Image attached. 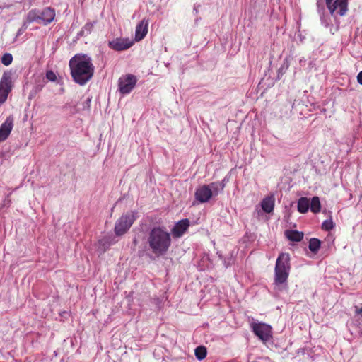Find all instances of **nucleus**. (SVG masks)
I'll list each match as a JSON object with an SVG mask.
<instances>
[{"label":"nucleus","mask_w":362,"mask_h":362,"mask_svg":"<svg viewBox=\"0 0 362 362\" xmlns=\"http://www.w3.org/2000/svg\"><path fill=\"white\" fill-rule=\"evenodd\" d=\"M211 197V189L208 185H203L196 190L195 197L201 203L208 202Z\"/></svg>","instance_id":"obj_14"},{"label":"nucleus","mask_w":362,"mask_h":362,"mask_svg":"<svg viewBox=\"0 0 362 362\" xmlns=\"http://www.w3.org/2000/svg\"><path fill=\"white\" fill-rule=\"evenodd\" d=\"M13 117L8 116L0 126V142L5 141L10 135L13 127Z\"/></svg>","instance_id":"obj_11"},{"label":"nucleus","mask_w":362,"mask_h":362,"mask_svg":"<svg viewBox=\"0 0 362 362\" xmlns=\"http://www.w3.org/2000/svg\"><path fill=\"white\" fill-rule=\"evenodd\" d=\"M233 262V260L232 256L225 257L223 259V265L226 268L229 267L232 264Z\"/></svg>","instance_id":"obj_28"},{"label":"nucleus","mask_w":362,"mask_h":362,"mask_svg":"<svg viewBox=\"0 0 362 362\" xmlns=\"http://www.w3.org/2000/svg\"><path fill=\"white\" fill-rule=\"evenodd\" d=\"M97 21H94L93 22H87L84 26L81 28L79 35L85 36L89 35L91 31L93 30V28L94 25L96 24Z\"/></svg>","instance_id":"obj_21"},{"label":"nucleus","mask_w":362,"mask_h":362,"mask_svg":"<svg viewBox=\"0 0 362 362\" xmlns=\"http://www.w3.org/2000/svg\"><path fill=\"white\" fill-rule=\"evenodd\" d=\"M206 349L203 346H199L194 350L195 356L199 361L204 359L206 356Z\"/></svg>","instance_id":"obj_23"},{"label":"nucleus","mask_w":362,"mask_h":362,"mask_svg":"<svg viewBox=\"0 0 362 362\" xmlns=\"http://www.w3.org/2000/svg\"><path fill=\"white\" fill-rule=\"evenodd\" d=\"M91 98H87L83 104V110L88 109L90 105Z\"/></svg>","instance_id":"obj_29"},{"label":"nucleus","mask_w":362,"mask_h":362,"mask_svg":"<svg viewBox=\"0 0 362 362\" xmlns=\"http://www.w3.org/2000/svg\"><path fill=\"white\" fill-rule=\"evenodd\" d=\"M298 211L301 214H305L310 209V199L307 197H300L298 201Z\"/></svg>","instance_id":"obj_17"},{"label":"nucleus","mask_w":362,"mask_h":362,"mask_svg":"<svg viewBox=\"0 0 362 362\" xmlns=\"http://www.w3.org/2000/svg\"><path fill=\"white\" fill-rule=\"evenodd\" d=\"M356 312L358 313V314H361L362 313V307L358 308H356Z\"/></svg>","instance_id":"obj_33"},{"label":"nucleus","mask_w":362,"mask_h":362,"mask_svg":"<svg viewBox=\"0 0 362 362\" xmlns=\"http://www.w3.org/2000/svg\"><path fill=\"white\" fill-rule=\"evenodd\" d=\"M136 219V212L129 211L123 214L115 224L114 232L117 236L125 234Z\"/></svg>","instance_id":"obj_4"},{"label":"nucleus","mask_w":362,"mask_h":362,"mask_svg":"<svg viewBox=\"0 0 362 362\" xmlns=\"http://www.w3.org/2000/svg\"><path fill=\"white\" fill-rule=\"evenodd\" d=\"M148 19L143 18L136 25L135 30V40L139 42L143 40L148 30Z\"/></svg>","instance_id":"obj_13"},{"label":"nucleus","mask_w":362,"mask_h":362,"mask_svg":"<svg viewBox=\"0 0 362 362\" xmlns=\"http://www.w3.org/2000/svg\"><path fill=\"white\" fill-rule=\"evenodd\" d=\"M69 66L73 81L80 86L86 84L95 72L92 58L87 54L78 53L73 56L69 62Z\"/></svg>","instance_id":"obj_1"},{"label":"nucleus","mask_w":362,"mask_h":362,"mask_svg":"<svg viewBox=\"0 0 362 362\" xmlns=\"http://www.w3.org/2000/svg\"><path fill=\"white\" fill-rule=\"evenodd\" d=\"M40 23L47 25L55 18V11L50 7H46L42 10L39 9Z\"/></svg>","instance_id":"obj_12"},{"label":"nucleus","mask_w":362,"mask_h":362,"mask_svg":"<svg viewBox=\"0 0 362 362\" xmlns=\"http://www.w3.org/2000/svg\"><path fill=\"white\" fill-rule=\"evenodd\" d=\"M13 62V56L10 53H5L1 59V62L5 66H9Z\"/></svg>","instance_id":"obj_24"},{"label":"nucleus","mask_w":362,"mask_h":362,"mask_svg":"<svg viewBox=\"0 0 362 362\" xmlns=\"http://www.w3.org/2000/svg\"><path fill=\"white\" fill-rule=\"evenodd\" d=\"M253 333L264 343L272 339V327L264 322H253L251 325Z\"/></svg>","instance_id":"obj_6"},{"label":"nucleus","mask_w":362,"mask_h":362,"mask_svg":"<svg viewBox=\"0 0 362 362\" xmlns=\"http://www.w3.org/2000/svg\"><path fill=\"white\" fill-rule=\"evenodd\" d=\"M228 182V179L226 177H225L221 182H219V183H223L225 187Z\"/></svg>","instance_id":"obj_31"},{"label":"nucleus","mask_w":362,"mask_h":362,"mask_svg":"<svg viewBox=\"0 0 362 362\" xmlns=\"http://www.w3.org/2000/svg\"><path fill=\"white\" fill-rule=\"evenodd\" d=\"M285 235L291 241L300 242L303 238L304 234L296 230H287L285 231Z\"/></svg>","instance_id":"obj_16"},{"label":"nucleus","mask_w":362,"mask_h":362,"mask_svg":"<svg viewBox=\"0 0 362 362\" xmlns=\"http://www.w3.org/2000/svg\"><path fill=\"white\" fill-rule=\"evenodd\" d=\"M262 210L266 213H271L274 207V199L272 196L263 199L261 203Z\"/></svg>","instance_id":"obj_15"},{"label":"nucleus","mask_w":362,"mask_h":362,"mask_svg":"<svg viewBox=\"0 0 362 362\" xmlns=\"http://www.w3.org/2000/svg\"><path fill=\"white\" fill-rule=\"evenodd\" d=\"M137 83L136 77L133 74H126L118 80L119 91L122 95L129 94Z\"/></svg>","instance_id":"obj_7"},{"label":"nucleus","mask_w":362,"mask_h":362,"mask_svg":"<svg viewBox=\"0 0 362 362\" xmlns=\"http://www.w3.org/2000/svg\"><path fill=\"white\" fill-rule=\"evenodd\" d=\"M211 189L212 196L217 195L220 192L224 189V184L219 183V182H214L208 185Z\"/></svg>","instance_id":"obj_22"},{"label":"nucleus","mask_w":362,"mask_h":362,"mask_svg":"<svg viewBox=\"0 0 362 362\" xmlns=\"http://www.w3.org/2000/svg\"><path fill=\"white\" fill-rule=\"evenodd\" d=\"M28 24L24 21L22 26L18 30L16 37L21 35L28 28Z\"/></svg>","instance_id":"obj_27"},{"label":"nucleus","mask_w":362,"mask_h":362,"mask_svg":"<svg viewBox=\"0 0 362 362\" xmlns=\"http://www.w3.org/2000/svg\"><path fill=\"white\" fill-rule=\"evenodd\" d=\"M310 211L314 214H317L320 211L321 204L318 197H313L311 199V200L310 201Z\"/></svg>","instance_id":"obj_19"},{"label":"nucleus","mask_w":362,"mask_h":362,"mask_svg":"<svg viewBox=\"0 0 362 362\" xmlns=\"http://www.w3.org/2000/svg\"><path fill=\"white\" fill-rule=\"evenodd\" d=\"M40 18L39 9H32L28 13L25 21L28 25L33 22L40 23Z\"/></svg>","instance_id":"obj_18"},{"label":"nucleus","mask_w":362,"mask_h":362,"mask_svg":"<svg viewBox=\"0 0 362 362\" xmlns=\"http://www.w3.org/2000/svg\"><path fill=\"white\" fill-rule=\"evenodd\" d=\"M291 256L287 252H281L274 267V284L278 287H286L291 271Z\"/></svg>","instance_id":"obj_3"},{"label":"nucleus","mask_w":362,"mask_h":362,"mask_svg":"<svg viewBox=\"0 0 362 362\" xmlns=\"http://www.w3.org/2000/svg\"><path fill=\"white\" fill-rule=\"evenodd\" d=\"M46 78L49 81H52V82H54L57 81V76H56L55 73L52 70H49L46 72Z\"/></svg>","instance_id":"obj_26"},{"label":"nucleus","mask_w":362,"mask_h":362,"mask_svg":"<svg viewBox=\"0 0 362 362\" xmlns=\"http://www.w3.org/2000/svg\"><path fill=\"white\" fill-rule=\"evenodd\" d=\"M133 243V245H134V246H136L137 245V240H136V238H134L133 240V243Z\"/></svg>","instance_id":"obj_35"},{"label":"nucleus","mask_w":362,"mask_h":362,"mask_svg":"<svg viewBox=\"0 0 362 362\" xmlns=\"http://www.w3.org/2000/svg\"><path fill=\"white\" fill-rule=\"evenodd\" d=\"M147 243L153 255L157 257L163 256L171 246V235L164 226H153L148 233Z\"/></svg>","instance_id":"obj_2"},{"label":"nucleus","mask_w":362,"mask_h":362,"mask_svg":"<svg viewBox=\"0 0 362 362\" xmlns=\"http://www.w3.org/2000/svg\"><path fill=\"white\" fill-rule=\"evenodd\" d=\"M334 223L331 218L326 219L323 221V223L322 224V228L323 230L329 231L334 228Z\"/></svg>","instance_id":"obj_25"},{"label":"nucleus","mask_w":362,"mask_h":362,"mask_svg":"<svg viewBox=\"0 0 362 362\" xmlns=\"http://www.w3.org/2000/svg\"><path fill=\"white\" fill-rule=\"evenodd\" d=\"M320 2H319V1H317V7H318V8H320Z\"/></svg>","instance_id":"obj_36"},{"label":"nucleus","mask_w":362,"mask_h":362,"mask_svg":"<svg viewBox=\"0 0 362 362\" xmlns=\"http://www.w3.org/2000/svg\"><path fill=\"white\" fill-rule=\"evenodd\" d=\"M133 45V41L127 38H117L108 43L109 47L116 51H123L129 49Z\"/></svg>","instance_id":"obj_10"},{"label":"nucleus","mask_w":362,"mask_h":362,"mask_svg":"<svg viewBox=\"0 0 362 362\" xmlns=\"http://www.w3.org/2000/svg\"><path fill=\"white\" fill-rule=\"evenodd\" d=\"M357 81L359 84L362 85V71L357 75Z\"/></svg>","instance_id":"obj_30"},{"label":"nucleus","mask_w":362,"mask_h":362,"mask_svg":"<svg viewBox=\"0 0 362 362\" xmlns=\"http://www.w3.org/2000/svg\"><path fill=\"white\" fill-rule=\"evenodd\" d=\"M217 254H218V258H219L220 259L223 260V259L225 258V257H224L221 254H220V253H218V252Z\"/></svg>","instance_id":"obj_34"},{"label":"nucleus","mask_w":362,"mask_h":362,"mask_svg":"<svg viewBox=\"0 0 362 362\" xmlns=\"http://www.w3.org/2000/svg\"><path fill=\"white\" fill-rule=\"evenodd\" d=\"M349 0H325L326 6L334 17L343 16L348 11Z\"/></svg>","instance_id":"obj_5"},{"label":"nucleus","mask_w":362,"mask_h":362,"mask_svg":"<svg viewBox=\"0 0 362 362\" xmlns=\"http://www.w3.org/2000/svg\"><path fill=\"white\" fill-rule=\"evenodd\" d=\"M320 245L321 241L317 238H313L309 240L308 248L312 252L315 254L319 251Z\"/></svg>","instance_id":"obj_20"},{"label":"nucleus","mask_w":362,"mask_h":362,"mask_svg":"<svg viewBox=\"0 0 362 362\" xmlns=\"http://www.w3.org/2000/svg\"><path fill=\"white\" fill-rule=\"evenodd\" d=\"M322 23L326 27H327L329 25L328 23L324 18H322Z\"/></svg>","instance_id":"obj_32"},{"label":"nucleus","mask_w":362,"mask_h":362,"mask_svg":"<svg viewBox=\"0 0 362 362\" xmlns=\"http://www.w3.org/2000/svg\"><path fill=\"white\" fill-rule=\"evenodd\" d=\"M3 103H0V105H1V104H3Z\"/></svg>","instance_id":"obj_37"},{"label":"nucleus","mask_w":362,"mask_h":362,"mask_svg":"<svg viewBox=\"0 0 362 362\" xmlns=\"http://www.w3.org/2000/svg\"><path fill=\"white\" fill-rule=\"evenodd\" d=\"M189 225L190 222L187 218L182 219L177 221L171 229L173 237L175 238H179L182 237L187 230Z\"/></svg>","instance_id":"obj_9"},{"label":"nucleus","mask_w":362,"mask_h":362,"mask_svg":"<svg viewBox=\"0 0 362 362\" xmlns=\"http://www.w3.org/2000/svg\"><path fill=\"white\" fill-rule=\"evenodd\" d=\"M12 89V74L4 72L0 80V103H4Z\"/></svg>","instance_id":"obj_8"}]
</instances>
